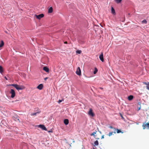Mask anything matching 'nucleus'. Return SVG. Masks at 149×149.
I'll use <instances>...</instances> for the list:
<instances>
[{
  "mask_svg": "<svg viewBox=\"0 0 149 149\" xmlns=\"http://www.w3.org/2000/svg\"><path fill=\"white\" fill-rule=\"evenodd\" d=\"M43 70L46 72H49V68L46 67H44L43 68Z\"/></svg>",
  "mask_w": 149,
  "mask_h": 149,
  "instance_id": "nucleus-11",
  "label": "nucleus"
},
{
  "mask_svg": "<svg viewBox=\"0 0 149 149\" xmlns=\"http://www.w3.org/2000/svg\"><path fill=\"white\" fill-rule=\"evenodd\" d=\"M43 87V85L42 84H40L37 87V88L40 90L42 89Z\"/></svg>",
  "mask_w": 149,
  "mask_h": 149,
  "instance_id": "nucleus-9",
  "label": "nucleus"
},
{
  "mask_svg": "<svg viewBox=\"0 0 149 149\" xmlns=\"http://www.w3.org/2000/svg\"><path fill=\"white\" fill-rule=\"evenodd\" d=\"M94 144H95L94 146H97L98 145V144H99L98 142V141L97 140L96 141L94 142Z\"/></svg>",
  "mask_w": 149,
  "mask_h": 149,
  "instance_id": "nucleus-19",
  "label": "nucleus"
},
{
  "mask_svg": "<svg viewBox=\"0 0 149 149\" xmlns=\"http://www.w3.org/2000/svg\"><path fill=\"white\" fill-rule=\"evenodd\" d=\"M3 72V67L0 65V73L1 74Z\"/></svg>",
  "mask_w": 149,
  "mask_h": 149,
  "instance_id": "nucleus-16",
  "label": "nucleus"
},
{
  "mask_svg": "<svg viewBox=\"0 0 149 149\" xmlns=\"http://www.w3.org/2000/svg\"><path fill=\"white\" fill-rule=\"evenodd\" d=\"M96 131L95 132H93L92 134H91V136H93L94 137H95V134H96Z\"/></svg>",
  "mask_w": 149,
  "mask_h": 149,
  "instance_id": "nucleus-20",
  "label": "nucleus"
},
{
  "mask_svg": "<svg viewBox=\"0 0 149 149\" xmlns=\"http://www.w3.org/2000/svg\"><path fill=\"white\" fill-rule=\"evenodd\" d=\"M76 74L79 75L80 76L81 74V70L80 69V68L79 67H78L76 71Z\"/></svg>",
  "mask_w": 149,
  "mask_h": 149,
  "instance_id": "nucleus-3",
  "label": "nucleus"
},
{
  "mask_svg": "<svg viewBox=\"0 0 149 149\" xmlns=\"http://www.w3.org/2000/svg\"><path fill=\"white\" fill-rule=\"evenodd\" d=\"M120 115H121V116L122 118L123 119H124V118L123 117V116L121 114H120Z\"/></svg>",
  "mask_w": 149,
  "mask_h": 149,
  "instance_id": "nucleus-34",
  "label": "nucleus"
},
{
  "mask_svg": "<svg viewBox=\"0 0 149 149\" xmlns=\"http://www.w3.org/2000/svg\"><path fill=\"white\" fill-rule=\"evenodd\" d=\"M109 128H110L111 129H113L114 130H115L116 131V129L115 128H114V127H112V126H110L109 127Z\"/></svg>",
  "mask_w": 149,
  "mask_h": 149,
  "instance_id": "nucleus-27",
  "label": "nucleus"
},
{
  "mask_svg": "<svg viewBox=\"0 0 149 149\" xmlns=\"http://www.w3.org/2000/svg\"><path fill=\"white\" fill-rule=\"evenodd\" d=\"M39 127L40 128H42L43 130H47V129L46 127L44 125H39Z\"/></svg>",
  "mask_w": 149,
  "mask_h": 149,
  "instance_id": "nucleus-8",
  "label": "nucleus"
},
{
  "mask_svg": "<svg viewBox=\"0 0 149 149\" xmlns=\"http://www.w3.org/2000/svg\"><path fill=\"white\" fill-rule=\"evenodd\" d=\"M14 87L16 88L18 90H22L23 88V87L22 86H19L17 84H15V86Z\"/></svg>",
  "mask_w": 149,
  "mask_h": 149,
  "instance_id": "nucleus-2",
  "label": "nucleus"
},
{
  "mask_svg": "<svg viewBox=\"0 0 149 149\" xmlns=\"http://www.w3.org/2000/svg\"><path fill=\"white\" fill-rule=\"evenodd\" d=\"M93 149H95L94 148Z\"/></svg>",
  "mask_w": 149,
  "mask_h": 149,
  "instance_id": "nucleus-40",
  "label": "nucleus"
},
{
  "mask_svg": "<svg viewBox=\"0 0 149 149\" xmlns=\"http://www.w3.org/2000/svg\"><path fill=\"white\" fill-rule=\"evenodd\" d=\"M142 22L145 24H146L147 23V21L146 19H144L142 21Z\"/></svg>",
  "mask_w": 149,
  "mask_h": 149,
  "instance_id": "nucleus-25",
  "label": "nucleus"
},
{
  "mask_svg": "<svg viewBox=\"0 0 149 149\" xmlns=\"http://www.w3.org/2000/svg\"><path fill=\"white\" fill-rule=\"evenodd\" d=\"M104 138V135H102L101 137V139H103Z\"/></svg>",
  "mask_w": 149,
  "mask_h": 149,
  "instance_id": "nucleus-33",
  "label": "nucleus"
},
{
  "mask_svg": "<svg viewBox=\"0 0 149 149\" xmlns=\"http://www.w3.org/2000/svg\"><path fill=\"white\" fill-rule=\"evenodd\" d=\"M15 84H9V86H13L14 87L15 86Z\"/></svg>",
  "mask_w": 149,
  "mask_h": 149,
  "instance_id": "nucleus-28",
  "label": "nucleus"
},
{
  "mask_svg": "<svg viewBox=\"0 0 149 149\" xmlns=\"http://www.w3.org/2000/svg\"><path fill=\"white\" fill-rule=\"evenodd\" d=\"M134 97L132 95H130L128 97V99L130 100L131 101L132 100L133 98Z\"/></svg>",
  "mask_w": 149,
  "mask_h": 149,
  "instance_id": "nucleus-10",
  "label": "nucleus"
},
{
  "mask_svg": "<svg viewBox=\"0 0 149 149\" xmlns=\"http://www.w3.org/2000/svg\"><path fill=\"white\" fill-rule=\"evenodd\" d=\"M4 78L7 80H8V79H7V77H5Z\"/></svg>",
  "mask_w": 149,
  "mask_h": 149,
  "instance_id": "nucleus-32",
  "label": "nucleus"
},
{
  "mask_svg": "<svg viewBox=\"0 0 149 149\" xmlns=\"http://www.w3.org/2000/svg\"><path fill=\"white\" fill-rule=\"evenodd\" d=\"M143 129H145L146 127H147L148 129H149V122L146 124H143Z\"/></svg>",
  "mask_w": 149,
  "mask_h": 149,
  "instance_id": "nucleus-4",
  "label": "nucleus"
},
{
  "mask_svg": "<svg viewBox=\"0 0 149 149\" xmlns=\"http://www.w3.org/2000/svg\"><path fill=\"white\" fill-rule=\"evenodd\" d=\"M122 0H115V1L117 3H120L121 2Z\"/></svg>",
  "mask_w": 149,
  "mask_h": 149,
  "instance_id": "nucleus-23",
  "label": "nucleus"
},
{
  "mask_svg": "<svg viewBox=\"0 0 149 149\" xmlns=\"http://www.w3.org/2000/svg\"><path fill=\"white\" fill-rule=\"evenodd\" d=\"M116 133V131L114 130V132H110L109 134V136H110L111 135H112V134H113V133Z\"/></svg>",
  "mask_w": 149,
  "mask_h": 149,
  "instance_id": "nucleus-18",
  "label": "nucleus"
},
{
  "mask_svg": "<svg viewBox=\"0 0 149 149\" xmlns=\"http://www.w3.org/2000/svg\"><path fill=\"white\" fill-rule=\"evenodd\" d=\"M97 69L96 68H95V70H94V71L93 72V73L94 74H96L97 72Z\"/></svg>",
  "mask_w": 149,
  "mask_h": 149,
  "instance_id": "nucleus-22",
  "label": "nucleus"
},
{
  "mask_svg": "<svg viewBox=\"0 0 149 149\" xmlns=\"http://www.w3.org/2000/svg\"><path fill=\"white\" fill-rule=\"evenodd\" d=\"M97 139H99V138H97Z\"/></svg>",
  "mask_w": 149,
  "mask_h": 149,
  "instance_id": "nucleus-39",
  "label": "nucleus"
},
{
  "mask_svg": "<svg viewBox=\"0 0 149 149\" xmlns=\"http://www.w3.org/2000/svg\"><path fill=\"white\" fill-rule=\"evenodd\" d=\"M137 104L138 105V106H141V103L140 102H138V103H137Z\"/></svg>",
  "mask_w": 149,
  "mask_h": 149,
  "instance_id": "nucleus-31",
  "label": "nucleus"
},
{
  "mask_svg": "<svg viewBox=\"0 0 149 149\" xmlns=\"http://www.w3.org/2000/svg\"><path fill=\"white\" fill-rule=\"evenodd\" d=\"M4 44V43L3 42L2 40L0 44V47H3V46Z\"/></svg>",
  "mask_w": 149,
  "mask_h": 149,
  "instance_id": "nucleus-17",
  "label": "nucleus"
},
{
  "mask_svg": "<svg viewBox=\"0 0 149 149\" xmlns=\"http://www.w3.org/2000/svg\"><path fill=\"white\" fill-rule=\"evenodd\" d=\"M141 106H139V107H138V111L139 110L141 109Z\"/></svg>",
  "mask_w": 149,
  "mask_h": 149,
  "instance_id": "nucleus-29",
  "label": "nucleus"
},
{
  "mask_svg": "<svg viewBox=\"0 0 149 149\" xmlns=\"http://www.w3.org/2000/svg\"><path fill=\"white\" fill-rule=\"evenodd\" d=\"M147 89L149 90V83L146 86Z\"/></svg>",
  "mask_w": 149,
  "mask_h": 149,
  "instance_id": "nucleus-30",
  "label": "nucleus"
},
{
  "mask_svg": "<svg viewBox=\"0 0 149 149\" xmlns=\"http://www.w3.org/2000/svg\"><path fill=\"white\" fill-rule=\"evenodd\" d=\"M52 131L51 130H50V131H49V132H52Z\"/></svg>",
  "mask_w": 149,
  "mask_h": 149,
  "instance_id": "nucleus-37",
  "label": "nucleus"
},
{
  "mask_svg": "<svg viewBox=\"0 0 149 149\" xmlns=\"http://www.w3.org/2000/svg\"><path fill=\"white\" fill-rule=\"evenodd\" d=\"M111 11L112 13L113 14H115L116 13L113 7H111Z\"/></svg>",
  "mask_w": 149,
  "mask_h": 149,
  "instance_id": "nucleus-14",
  "label": "nucleus"
},
{
  "mask_svg": "<svg viewBox=\"0 0 149 149\" xmlns=\"http://www.w3.org/2000/svg\"><path fill=\"white\" fill-rule=\"evenodd\" d=\"M64 101V100L63 99H62L61 100H59L58 101V102L59 103H60V102H62L63 101Z\"/></svg>",
  "mask_w": 149,
  "mask_h": 149,
  "instance_id": "nucleus-26",
  "label": "nucleus"
},
{
  "mask_svg": "<svg viewBox=\"0 0 149 149\" xmlns=\"http://www.w3.org/2000/svg\"><path fill=\"white\" fill-rule=\"evenodd\" d=\"M10 93L11 94V97L12 98H14L15 95V91L13 89H11Z\"/></svg>",
  "mask_w": 149,
  "mask_h": 149,
  "instance_id": "nucleus-1",
  "label": "nucleus"
},
{
  "mask_svg": "<svg viewBox=\"0 0 149 149\" xmlns=\"http://www.w3.org/2000/svg\"><path fill=\"white\" fill-rule=\"evenodd\" d=\"M40 113V112H36V113H31V116H36L38 114H39Z\"/></svg>",
  "mask_w": 149,
  "mask_h": 149,
  "instance_id": "nucleus-15",
  "label": "nucleus"
},
{
  "mask_svg": "<svg viewBox=\"0 0 149 149\" xmlns=\"http://www.w3.org/2000/svg\"><path fill=\"white\" fill-rule=\"evenodd\" d=\"M53 11V8L52 7H50L48 10V12L49 13H52Z\"/></svg>",
  "mask_w": 149,
  "mask_h": 149,
  "instance_id": "nucleus-13",
  "label": "nucleus"
},
{
  "mask_svg": "<svg viewBox=\"0 0 149 149\" xmlns=\"http://www.w3.org/2000/svg\"><path fill=\"white\" fill-rule=\"evenodd\" d=\"M64 123L65 125H67L69 123V120L68 119H65L64 120Z\"/></svg>",
  "mask_w": 149,
  "mask_h": 149,
  "instance_id": "nucleus-12",
  "label": "nucleus"
},
{
  "mask_svg": "<svg viewBox=\"0 0 149 149\" xmlns=\"http://www.w3.org/2000/svg\"><path fill=\"white\" fill-rule=\"evenodd\" d=\"M35 16L38 19H40L44 17V15L43 14H41L38 15H35Z\"/></svg>",
  "mask_w": 149,
  "mask_h": 149,
  "instance_id": "nucleus-6",
  "label": "nucleus"
},
{
  "mask_svg": "<svg viewBox=\"0 0 149 149\" xmlns=\"http://www.w3.org/2000/svg\"><path fill=\"white\" fill-rule=\"evenodd\" d=\"M88 114L89 115L91 116L92 117H93L94 116V113L93 112L92 110L91 109H89V110L88 112Z\"/></svg>",
  "mask_w": 149,
  "mask_h": 149,
  "instance_id": "nucleus-5",
  "label": "nucleus"
},
{
  "mask_svg": "<svg viewBox=\"0 0 149 149\" xmlns=\"http://www.w3.org/2000/svg\"><path fill=\"white\" fill-rule=\"evenodd\" d=\"M99 132L100 134H101V132L100 131H99Z\"/></svg>",
  "mask_w": 149,
  "mask_h": 149,
  "instance_id": "nucleus-38",
  "label": "nucleus"
},
{
  "mask_svg": "<svg viewBox=\"0 0 149 149\" xmlns=\"http://www.w3.org/2000/svg\"><path fill=\"white\" fill-rule=\"evenodd\" d=\"M116 130H117V132L118 133H119L121 132V131L120 130H119L118 129H116Z\"/></svg>",
  "mask_w": 149,
  "mask_h": 149,
  "instance_id": "nucleus-24",
  "label": "nucleus"
},
{
  "mask_svg": "<svg viewBox=\"0 0 149 149\" xmlns=\"http://www.w3.org/2000/svg\"><path fill=\"white\" fill-rule=\"evenodd\" d=\"M99 58L100 60L102 62L104 61V59L103 57V55L102 52L101 54L100 55Z\"/></svg>",
  "mask_w": 149,
  "mask_h": 149,
  "instance_id": "nucleus-7",
  "label": "nucleus"
},
{
  "mask_svg": "<svg viewBox=\"0 0 149 149\" xmlns=\"http://www.w3.org/2000/svg\"><path fill=\"white\" fill-rule=\"evenodd\" d=\"M48 79V77H46V78H44V80H46V79Z\"/></svg>",
  "mask_w": 149,
  "mask_h": 149,
  "instance_id": "nucleus-35",
  "label": "nucleus"
},
{
  "mask_svg": "<svg viewBox=\"0 0 149 149\" xmlns=\"http://www.w3.org/2000/svg\"><path fill=\"white\" fill-rule=\"evenodd\" d=\"M64 43L65 44H67V42H64Z\"/></svg>",
  "mask_w": 149,
  "mask_h": 149,
  "instance_id": "nucleus-36",
  "label": "nucleus"
},
{
  "mask_svg": "<svg viewBox=\"0 0 149 149\" xmlns=\"http://www.w3.org/2000/svg\"><path fill=\"white\" fill-rule=\"evenodd\" d=\"M76 52L78 54H80L81 52V51L80 50H77L76 51Z\"/></svg>",
  "mask_w": 149,
  "mask_h": 149,
  "instance_id": "nucleus-21",
  "label": "nucleus"
}]
</instances>
